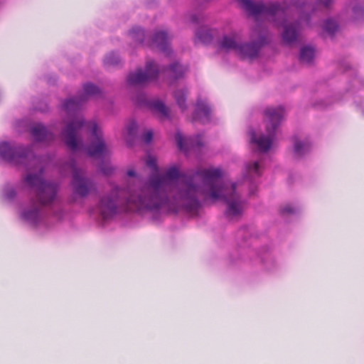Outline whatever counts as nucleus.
I'll return each instance as SVG.
<instances>
[{"label": "nucleus", "mask_w": 364, "mask_h": 364, "mask_svg": "<svg viewBox=\"0 0 364 364\" xmlns=\"http://www.w3.org/2000/svg\"><path fill=\"white\" fill-rule=\"evenodd\" d=\"M220 168H198L192 173H181L173 166L164 175L154 173L149 182L137 193L114 188L110 196L100 199L99 208L104 219L114 215L118 204H125L130 208L156 210L161 208L176 211L182 208L187 211L197 210L200 198L223 200L228 204L225 213L232 220L241 215L243 203L236 192V183L222 180Z\"/></svg>", "instance_id": "f257e3e1"}, {"label": "nucleus", "mask_w": 364, "mask_h": 364, "mask_svg": "<svg viewBox=\"0 0 364 364\" xmlns=\"http://www.w3.org/2000/svg\"><path fill=\"white\" fill-rule=\"evenodd\" d=\"M82 128L91 132V142L85 149L87 155L93 158H101L106 155L107 148L101 130L95 122H85L82 118L73 119L63 132V140L67 146L73 151L84 148L82 141L77 136Z\"/></svg>", "instance_id": "f03ea898"}, {"label": "nucleus", "mask_w": 364, "mask_h": 364, "mask_svg": "<svg viewBox=\"0 0 364 364\" xmlns=\"http://www.w3.org/2000/svg\"><path fill=\"white\" fill-rule=\"evenodd\" d=\"M43 168L38 174H28L25 181L36 188V197L31 199L28 205L22 211L21 218L26 222L36 225L43 217V207L51 205L56 199L58 186L46 182L42 178Z\"/></svg>", "instance_id": "7ed1b4c3"}, {"label": "nucleus", "mask_w": 364, "mask_h": 364, "mask_svg": "<svg viewBox=\"0 0 364 364\" xmlns=\"http://www.w3.org/2000/svg\"><path fill=\"white\" fill-rule=\"evenodd\" d=\"M242 9L250 15L257 17L262 16L272 21L277 26H282V37L284 43H294L298 37L300 26L298 22L287 23V11L284 6L278 3L264 4L262 2H253L251 0H237Z\"/></svg>", "instance_id": "20e7f679"}, {"label": "nucleus", "mask_w": 364, "mask_h": 364, "mask_svg": "<svg viewBox=\"0 0 364 364\" xmlns=\"http://www.w3.org/2000/svg\"><path fill=\"white\" fill-rule=\"evenodd\" d=\"M284 111L282 107L267 108L264 114L267 135L262 134L259 137H257L255 131L249 132L251 143L255 144L260 152H267L271 148L277 129L284 117Z\"/></svg>", "instance_id": "39448f33"}, {"label": "nucleus", "mask_w": 364, "mask_h": 364, "mask_svg": "<svg viewBox=\"0 0 364 364\" xmlns=\"http://www.w3.org/2000/svg\"><path fill=\"white\" fill-rule=\"evenodd\" d=\"M30 156L33 157V162L38 161L28 147L16 146L6 141L0 143V158L7 162L25 164Z\"/></svg>", "instance_id": "423d86ee"}, {"label": "nucleus", "mask_w": 364, "mask_h": 364, "mask_svg": "<svg viewBox=\"0 0 364 364\" xmlns=\"http://www.w3.org/2000/svg\"><path fill=\"white\" fill-rule=\"evenodd\" d=\"M72 171L73 178L71 185L73 193L81 198L87 196L92 191H95V184L93 181L84 176L82 170L78 169L73 161L66 165Z\"/></svg>", "instance_id": "0eeeda50"}, {"label": "nucleus", "mask_w": 364, "mask_h": 364, "mask_svg": "<svg viewBox=\"0 0 364 364\" xmlns=\"http://www.w3.org/2000/svg\"><path fill=\"white\" fill-rule=\"evenodd\" d=\"M252 38H257V41L251 43H240L239 48H237V53L243 58L252 59L255 58L258 54L260 47L266 43L265 32L259 26H257L253 29Z\"/></svg>", "instance_id": "6e6552de"}, {"label": "nucleus", "mask_w": 364, "mask_h": 364, "mask_svg": "<svg viewBox=\"0 0 364 364\" xmlns=\"http://www.w3.org/2000/svg\"><path fill=\"white\" fill-rule=\"evenodd\" d=\"M159 70L154 62H148L145 70H136L134 73H131L127 77V82L130 85H141L150 82L157 78Z\"/></svg>", "instance_id": "1a4fd4ad"}, {"label": "nucleus", "mask_w": 364, "mask_h": 364, "mask_svg": "<svg viewBox=\"0 0 364 364\" xmlns=\"http://www.w3.org/2000/svg\"><path fill=\"white\" fill-rule=\"evenodd\" d=\"M84 95L80 97H75L67 100L63 104V109L68 113L75 112L79 109L82 102H85L87 97L95 96L100 93L98 87L92 83L85 84L83 86Z\"/></svg>", "instance_id": "9d476101"}, {"label": "nucleus", "mask_w": 364, "mask_h": 364, "mask_svg": "<svg viewBox=\"0 0 364 364\" xmlns=\"http://www.w3.org/2000/svg\"><path fill=\"white\" fill-rule=\"evenodd\" d=\"M175 137L178 149L184 152H187L191 149H199L203 146V142L200 135L184 138L180 132H177Z\"/></svg>", "instance_id": "9b49d317"}, {"label": "nucleus", "mask_w": 364, "mask_h": 364, "mask_svg": "<svg viewBox=\"0 0 364 364\" xmlns=\"http://www.w3.org/2000/svg\"><path fill=\"white\" fill-rule=\"evenodd\" d=\"M150 46L159 49L166 55H168L171 53V50L168 48V35L165 31L156 32L151 39Z\"/></svg>", "instance_id": "f8f14e48"}, {"label": "nucleus", "mask_w": 364, "mask_h": 364, "mask_svg": "<svg viewBox=\"0 0 364 364\" xmlns=\"http://www.w3.org/2000/svg\"><path fill=\"white\" fill-rule=\"evenodd\" d=\"M240 41V36L236 33H232L223 36L219 41V46L221 49L225 50H233L237 53Z\"/></svg>", "instance_id": "ddd939ff"}, {"label": "nucleus", "mask_w": 364, "mask_h": 364, "mask_svg": "<svg viewBox=\"0 0 364 364\" xmlns=\"http://www.w3.org/2000/svg\"><path fill=\"white\" fill-rule=\"evenodd\" d=\"M210 108L201 100H198L196 108L193 114V120L200 119L203 123L208 122L210 119Z\"/></svg>", "instance_id": "4468645a"}, {"label": "nucleus", "mask_w": 364, "mask_h": 364, "mask_svg": "<svg viewBox=\"0 0 364 364\" xmlns=\"http://www.w3.org/2000/svg\"><path fill=\"white\" fill-rule=\"evenodd\" d=\"M31 134L34 139L38 141H46L53 138V134L48 132L46 128L41 124H35L31 128Z\"/></svg>", "instance_id": "2eb2a0df"}, {"label": "nucleus", "mask_w": 364, "mask_h": 364, "mask_svg": "<svg viewBox=\"0 0 364 364\" xmlns=\"http://www.w3.org/2000/svg\"><path fill=\"white\" fill-rule=\"evenodd\" d=\"M151 109L157 113L161 117H168V110L163 102L160 100H154L149 103Z\"/></svg>", "instance_id": "dca6fc26"}, {"label": "nucleus", "mask_w": 364, "mask_h": 364, "mask_svg": "<svg viewBox=\"0 0 364 364\" xmlns=\"http://www.w3.org/2000/svg\"><path fill=\"white\" fill-rule=\"evenodd\" d=\"M314 57V50L309 46L301 48L299 55V60L302 63L309 64Z\"/></svg>", "instance_id": "f3484780"}, {"label": "nucleus", "mask_w": 364, "mask_h": 364, "mask_svg": "<svg viewBox=\"0 0 364 364\" xmlns=\"http://www.w3.org/2000/svg\"><path fill=\"white\" fill-rule=\"evenodd\" d=\"M168 70L171 73V77L174 79H178L183 76L188 71V67H183L178 63H173L170 65Z\"/></svg>", "instance_id": "a211bd4d"}, {"label": "nucleus", "mask_w": 364, "mask_h": 364, "mask_svg": "<svg viewBox=\"0 0 364 364\" xmlns=\"http://www.w3.org/2000/svg\"><path fill=\"white\" fill-rule=\"evenodd\" d=\"M187 91L185 90H178L174 92V98L178 107L182 111L186 109L187 106L186 104Z\"/></svg>", "instance_id": "6ab92c4d"}, {"label": "nucleus", "mask_w": 364, "mask_h": 364, "mask_svg": "<svg viewBox=\"0 0 364 364\" xmlns=\"http://www.w3.org/2000/svg\"><path fill=\"white\" fill-rule=\"evenodd\" d=\"M310 144L304 141H296L294 145V151L296 156H302L310 150Z\"/></svg>", "instance_id": "aec40b11"}, {"label": "nucleus", "mask_w": 364, "mask_h": 364, "mask_svg": "<svg viewBox=\"0 0 364 364\" xmlns=\"http://www.w3.org/2000/svg\"><path fill=\"white\" fill-rule=\"evenodd\" d=\"M196 38L203 43H208L213 39L211 31L207 28H200L196 33Z\"/></svg>", "instance_id": "412c9836"}, {"label": "nucleus", "mask_w": 364, "mask_h": 364, "mask_svg": "<svg viewBox=\"0 0 364 364\" xmlns=\"http://www.w3.org/2000/svg\"><path fill=\"white\" fill-rule=\"evenodd\" d=\"M259 169H260L259 164L257 161L253 162L251 164L247 165L246 171H247V176H245V177L250 178L252 176H260Z\"/></svg>", "instance_id": "4be33fe9"}, {"label": "nucleus", "mask_w": 364, "mask_h": 364, "mask_svg": "<svg viewBox=\"0 0 364 364\" xmlns=\"http://www.w3.org/2000/svg\"><path fill=\"white\" fill-rule=\"evenodd\" d=\"M132 38L136 42L143 43L144 41V31L140 28H134L129 32Z\"/></svg>", "instance_id": "5701e85b"}, {"label": "nucleus", "mask_w": 364, "mask_h": 364, "mask_svg": "<svg viewBox=\"0 0 364 364\" xmlns=\"http://www.w3.org/2000/svg\"><path fill=\"white\" fill-rule=\"evenodd\" d=\"M323 29L329 34H333L338 29V24L335 21L328 19L324 22Z\"/></svg>", "instance_id": "b1692460"}, {"label": "nucleus", "mask_w": 364, "mask_h": 364, "mask_svg": "<svg viewBox=\"0 0 364 364\" xmlns=\"http://www.w3.org/2000/svg\"><path fill=\"white\" fill-rule=\"evenodd\" d=\"M119 63V58L114 53H110L105 57V58L104 60L105 65H107V66L116 65Z\"/></svg>", "instance_id": "393cba45"}, {"label": "nucleus", "mask_w": 364, "mask_h": 364, "mask_svg": "<svg viewBox=\"0 0 364 364\" xmlns=\"http://www.w3.org/2000/svg\"><path fill=\"white\" fill-rule=\"evenodd\" d=\"M137 129V124L136 122H131L127 127V134L129 136L134 137L136 134Z\"/></svg>", "instance_id": "a878e982"}, {"label": "nucleus", "mask_w": 364, "mask_h": 364, "mask_svg": "<svg viewBox=\"0 0 364 364\" xmlns=\"http://www.w3.org/2000/svg\"><path fill=\"white\" fill-rule=\"evenodd\" d=\"M146 164L148 166H149L151 168L155 171L156 173H158L157 163L156 159L155 158L152 156H149L146 160Z\"/></svg>", "instance_id": "bb28decb"}, {"label": "nucleus", "mask_w": 364, "mask_h": 364, "mask_svg": "<svg viewBox=\"0 0 364 364\" xmlns=\"http://www.w3.org/2000/svg\"><path fill=\"white\" fill-rule=\"evenodd\" d=\"M153 138V132L151 130H149L144 133V134L142 136L143 141L146 144H149Z\"/></svg>", "instance_id": "cd10ccee"}, {"label": "nucleus", "mask_w": 364, "mask_h": 364, "mask_svg": "<svg viewBox=\"0 0 364 364\" xmlns=\"http://www.w3.org/2000/svg\"><path fill=\"white\" fill-rule=\"evenodd\" d=\"M4 194L6 198L11 199L15 196L16 193L14 188H11L8 190H6Z\"/></svg>", "instance_id": "c85d7f7f"}, {"label": "nucleus", "mask_w": 364, "mask_h": 364, "mask_svg": "<svg viewBox=\"0 0 364 364\" xmlns=\"http://www.w3.org/2000/svg\"><path fill=\"white\" fill-rule=\"evenodd\" d=\"M318 3L325 7H328L332 2V0H317Z\"/></svg>", "instance_id": "c756f323"}, {"label": "nucleus", "mask_w": 364, "mask_h": 364, "mask_svg": "<svg viewBox=\"0 0 364 364\" xmlns=\"http://www.w3.org/2000/svg\"><path fill=\"white\" fill-rule=\"evenodd\" d=\"M283 212L287 213H294V209L290 205H287L283 208Z\"/></svg>", "instance_id": "7c9ffc66"}, {"label": "nucleus", "mask_w": 364, "mask_h": 364, "mask_svg": "<svg viewBox=\"0 0 364 364\" xmlns=\"http://www.w3.org/2000/svg\"><path fill=\"white\" fill-rule=\"evenodd\" d=\"M127 175L130 177H134L136 176V172L134 169H129L127 172Z\"/></svg>", "instance_id": "2f4dec72"}, {"label": "nucleus", "mask_w": 364, "mask_h": 364, "mask_svg": "<svg viewBox=\"0 0 364 364\" xmlns=\"http://www.w3.org/2000/svg\"><path fill=\"white\" fill-rule=\"evenodd\" d=\"M190 21L192 22V23H197L199 21L198 20V18L196 16V15H192L190 17Z\"/></svg>", "instance_id": "473e14b6"}, {"label": "nucleus", "mask_w": 364, "mask_h": 364, "mask_svg": "<svg viewBox=\"0 0 364 364\" xmlns=\"http://www.w3.org/2000/svg\"><path fill=\"white\" fill-rule=\"evenodd\" d=\"M293 5H294V6H296V7H298V8H299V7H301V6H304V2H303V1H302V2H300V1H295V2H294V3H293Z\"/></svg>", "instance_id": "72a5a7b5"}, {"label": "nucleus", "mask_w": 364, "mask_h": 364, "mask_svg": "<svg viewBox=\"0 0 364 364\" xmlns=\"http://www.w3.org/2000/svg\"><path fill=\"white\" fill-rule=\"evenodd\" d=\"M354 12L355 14H357L358 12V11L360 10H363L362 8H354Z\"/></svg>", "instance_id": "f704fd0d"}, {"label": "nucleus", "mask_w": 364, "mask_h": 364, "mask_svg": "<svg viewBox=\"0 0 364 364\" xmlns=\"http://www.w3.org/2000/svg\"><path fill=\"white\" fill-rule=\"evenodd\" d=\"M127 142H128L129 144H131V141H130L129 139H127Z\"/></svg>", "instance_id": "c9c22d12"}, {"label": "nucleus", "mask_w": 364, "mask_h": 364, "mask_svg": "<svg viewBox=\"0 0 364 364\" xmlns=\"http://www.w3.org/2000/svg\"><path fill=\"white\" fill-rule=\"evenodd\" d=\"M104 173H105V174H108V173H109V172H108V171H104Z\"/></svg>", "instance_id": "e433bc0d"}]
</instances>
